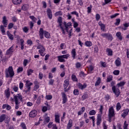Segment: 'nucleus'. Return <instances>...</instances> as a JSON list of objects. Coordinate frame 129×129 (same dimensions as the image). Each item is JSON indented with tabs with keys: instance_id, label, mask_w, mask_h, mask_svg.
<instances>
[{
	"instance_id": "f257e3e1",
	"label": "nucleus",
	"mask_w": 129,
	"mask_h": 129,
	"mask_svg": "<svg viewBox=\"0 0 129 129\" xmlns=\"http://www.w3.org/2000/svg\"><path fill=\"white\" fill-rule=\"evenodd\" d=\"M57 23H58V27L60 28L62 34L63 35H65L66 32L68 33L69 38V39H71V37H72V28L69 30V28L70 27H72V23L71 22H69L67 23L66 21L63 22V19L62 17L59 16L57 18Z\"/></svg>"
},
{
	"instance_id": "f03ea898",
	"label": "nucleus",
	"mask_w": 129,
	"mask_h": 129,
	"mask_svg": "<svg viewBox=\"0 0 129 129\" xmlns=\"http://www.w3.org/2000/svg\"><path fill=\"white\" fill-rule=\"evenodd\" d=\"M13 96H14V102L15 103V109H18V108H20V101H19V99L20 101H23V96H22V94L21 93L17 94V95L16 94H14Z\"/></svg>"
},
{
	"instance_id": "7ed1b4c3",
	"label": "nucleus",
	"mask_w": 129,
	"mask_h": 129,
	"mask_svg": "<svg viewBox=\"0 0 129 129\" xmlns=\"http://www.w3.org/2000/svg\"><path fill=\"white\" fill-rule=\"evenodd\" d=\"M5 74L6 78H13L15 76V72L14 71V69L13 67L10 66L8 69L5 70Z\"/></svg>"
},
{
	"instance_id": "20e7f679",
	"label": "nucleus",
	"mask_w": 129,
	"mask_h": 129,
	"mask_svg": "<svg viewBox=\"0 0 129 129\" xmlns=\"http://www.w3.org/2000/svg\"><path fill=\"white\" fill-rule=\"evenodd\" d=\"M8 20L7 19V16H4L3 17V21H2V24L4 25L0 26V30L3 35H6V30H5V28H7V26H8Z\"/></svg>"
},
{
	"instance_id": "39448f33",
	"label": "nucleus",
	"mask_w": 129,
	"mask_h": 129,
	"mask_svg": "<svg viewBox=\"0 0 129 129\" xmlns=\"http://www.w3.org/2000/svg\"><path fill=\"white\" fill-rule=\"evenodd\" d=\"M112 91L114 94H115L116 97H118L120 95V90L119 88H116V86L112 87Z\"/></svg>"
},
{
	"instance_id": "423d86ee",
	"label": "nucleus",
	"mask_w": 129,
	"mask_h": 129,
	"mask_svg": "<svg viewBox=\"0 0 129 129\" xmlns=\"http://www.w3.org/2000/svg\"><path fill=\"white\" fill-rule=\"evenodd\" d=\"M108 116H111L112 117H114V116H115V112L114 111V109L113 106H111L109 108Z\"/></svg>"
},
{
	"instance_id": "0eeeda50",
	"label": "nucleus",
	"mask_w": 129,
	"mask_h": 129,
	"mask_svg": "<svg viewBox=\"0 0 129 129\" xmlns=\"http://www.w3.org/2000/svg\"><path fill=\"white\" fill-rule=\"evenodd\" d=\"M61 97L62 99V104H65L66 102L68 101V98H67V95H66V93L65 92H62L61 93Z\"/></svg>"
},
{
	"instance_id": "6e6552de",
	"label": "nucleus",
	"mask_w": 129,
	"mask_h": 129,
	"mask_svg": "<svg viewBox=\"0 0 129 129\" xmlns=\"http://www.w3.org/2000/svg\"><path fill=\"white\" fill-rule=\"evenodd\" d=\"M46 14L47 17L49 20H52L53 18V13H52V10L50 8H47L46 10Z\"/></svg>"
},
{
	"instance_id": "1a4fd4ad",
	"label": "nucleus",
	"mask_w": 129,
	"mask_h": 129,
	"mask_svg": "<svg viewBox=\"0 0 129 129\" xmlns=\"http://www.w3.org/2000/svg\"><path fill=\"white\" fill-rule=\"evenodd\" d=\"M77 86L79 89H81V90H83V89H85V88L87 87V84L84 83L83 85H82V84L79 83L77 85Z\"/></svg>"
},
{
	"instance_id": "9d476101",
	"label": "nucleus",
	"mask_w": 129,
	"mask_h": 129,
	"mask_svg": "<svg viewBox=\"0 0 129 129\" xmlns=\"http://www.w3.org/2000/svg\"><path fill=\"white\" fill-rule=\"evenodd\" d=\"M123 113H122L121 116L123 117V118H125V117L128 114L129 109L126 108L123 110Z\"/></svg>"
},
{
	"instance_id": "9b49d317",
	"label": "nucleus",
	"mask_w": 129,
	"mask_h": 129,
	"mask_svg": "<svg viewBox=\"0 0 129 129\" xmlns=\"http://www.w3.org/2000/svg\"><path fill=\"white\" fill-rule=\"evenodd\" d=\"M14 53V45H12L6 51V55L9 56V55H12Z\"/></svg>"
},
{
	"instance_id": "f8f14e48",
	"label": "nucleus",
	"mask_w": 129,
	"mask_h": 129,
	"mask_svg": "<svg viewBox=\"0 0 129 129\" xmlns=\"http://www.w3.org/2000/svg\"><path fill=\"white\" fill-rule=\"evenodd\" d=\"M102 119H101V114H98L97 116V122L96 124L97 126H99V125H100L101 123Z\"/></svg>"
},
{
	"instance_id": "ddd939ff",
	"label": "nucleus",
	"mask_w": 129,
	"mask_h": 129,
	"mask_svg": "<svg viewBox=\"0 0 129 129\" xmlns=\"http://www.w3.org/2000/svg\"><path fill=\"white\" fill-rule=\"evenodd\" d=\"M37 114V110H32L29 112V117H36V116Z\"/></svg>"
},
{
	"instance_id": "4468645a",
	"label": "nucleus",
	"mask_w": 129,
	"mask_h": 129,
	"mask_svg": "<svg viewBox=\"0 0 129 129\" xmlns=\"http://www.w3.org/2000/svg\"><path fill=\"white\" fill-rule=\"evenodd\" d=\"M4 94L5 95L6 98H10V97L11 96V91H10V88H8L5 90Z\"/></svg>"
},
{
	"instance_id": "2eb2a0df",
	"label": "nucleus",
	"mask_w": 129,
	"mask_h": 129,
	"mask_svg": "<svg viewBox=\"0 0 129 129\" xmlns=\"http://www.w3.org/2000/svg\"><path fill=\"white\" fill-rule=\"evenodd\" d=\"M45 31H44V29L42 28H40L39 31V36L40 39L42 40V39H44V34Z\"/></svg>"
},
{
	"instance_id": "dca6fc26",
	"label": "nucleus",
	"mask_w": 129,
	"mask_h": 129,
	"mask_svg": "<svg viewBox=\"0 0 129 129\" xmlns=\"http://www.w3.org/2000/svg\"><path fill=\"white\" fill-rule=\"evenodd\" d=\"M52 125H53L52 129H58V127H57V125H56V124H53V122L52 121L49 122L47 125V127L48 128H51Z\"/></svg>"
},
{
	"instance_id": "f3484780",
	"label": "nucleus",
	"mask_w": 129,
	"mask_h": 129,
	"mask_svg": "<svg viewBox=\"0 0 129 129\" xmlns=\"http://www.w3.org/2000/svg\"><path fill=\"white\" fill-rule=\"evenodd\" d=\"M70 83V82L69 81V79H67L64 81V84H63V88L64 89H66L68 86H69V84Z\"/></svg>"
},
{
	"instance_id": "a211bd4d",
	"label": "nucleus",
	"mask_w": 129,
	"mask_h": 129,
	"mask_svg": "<svg viewBox=\"0 0 129 129\" xmlns=\"http://www.w3.org/2000/svg\"><path fill=\"white\" fill-rule=\"evenodd\" d=\"M99 26L100 27L101 30L103 32H105V25L102 23L101 21H99L98 23Z\"/></svg>"
},
{
	"instance_id": "6ab92c4d",
	"label": "nucleus",
	"mask_w": 129,
	"mask_h": 129,
	"mask_svg": "<svg viewBox=\"0 0 129 129\" xmlns=\"http://www.w3.org/2000/svg\"><path fill=\"white\" fill-rule=\"evenodd\" d=\"M45 51H46V48H45V47H43L42 49H39L38 50L39 54L42 57H44V56L46 55V53H45Z\"/></svg>"
},
{
	"instance_id": "aec40b11",
	"label": "nucleus",
	"mask_w": 129,
	"mask_h": 129,
	"mask_svg": "<svg viewBox=\"0 0 129 129\" xmlns=\"http://www.w3.org/2000/svg\"><path fill=\"white\" fill-rule=\"evenodd\" d=\"M73 125V120L72 119H70L69 120V122L67 124V129H71Z\"/></svg>"
},
{
	"instance_id": "412c9836",
	"label": "nucleus",
	"mask_w": 129,
	"mask_h": 129,
	"mask_svg": "<svg viewBox=\"0 0 129 129\" xmlns=\"http://www.w3.org/2000/svg\"><path fill=\"white\" fill-rule=\"evenodd\" d=\"M71 55L73 60H74L76 58V49L74 48L72 50Z\"/></svg>"
},
{
	"instance_id": "4be33fe9",
	"label": "nucleus",
	"mask_w": 129,
	"mask_h": 129,
	"mask_svg": "<svg viewBox=\"0 0 129 129\" xmlns=\"http://www.w3.org/2000/svg\"><path fill=\"white\" fill-rule=\"evenodd\" d=\"M7 35L10 40H11V41L14 40V35L10 32V31H7Z\"/></svg>"
},
{
	"instance_id": "5701e85b",
	"label": "nucleus",
	"mask_w": 129,
	"mask_h": 129,
	"mask_svg": "<svg viewBox=\"0 0 129 129\" xmlns=\"http://www.w3.org/2000/svg\"><path fill=\"white\" fill-rule=\"evenodd\" d=\"M116 37L119 40V41H121L122 40V36L121 35V32L118 31L116 33Z\"/></svg>"
},
{
	"instance_id": "b1692460",
	"label": "nucleus",
	"mask_w": 129,
	"mask_h": 129,
	"mask_svg": "<svg viewBox=\"0 0 129 129\" xmlns=\"http://www.w3.org/2000/svg\"><path fill=\"white\" fill-rule=\"evenodd\" d=\"M115 64L117 67L120 66L121 62L120 61V58L117 57L115 61Z\"/></svg>"
},
{
	"instance_id": "393cba45",
	"label": "nucleus",
	"mask_w": 129,
	"mask_h": 129,
	"mask_svg": "<svg viewBox=\"0 0 129 129\" xmlns=\"http://www.w3.org/2000/svg\"><path fill=\"white\" fill-rule=\"evenodd\" d=\"M58 61L60 63H65L66 60L62 57L61 55H59L57 56Z\"/></svg>"
},
{
	"instance_id": "a878e982",
	"label": "nucleus",
	"mask_w": 129,
	"mask_h": 129,
	"mask_svg": "<svg viewBox=\"0 0 129 129\" xmlns=\"http://www.w3.org/2000/svg\"><path fill=\"white\" fill-rule=\"evenodd\" d=\"M54 121L56 123H60V115L59 114L55 115Z\"/></svg>"
},
{
	"instance_id": "bb28decb",
	"label": "nucleus",
	"mask_w": 129,
	"mask_h": 129,
	"mask_svg": "<svg viewBox=\"0 0 129 129\" xmlns=\"http://www.w3.org/2000/svg\"><path fill=\"white\" fill-rule=\"evenodd\" d=\"M125 82L124 81H121L119 83L117 84L116 87L119 88V87H123L124 85H125Z\"/></svg>"
},
{
	"instance_id": "cd10ccee",
	"label": "nucleus",
	"mask_w": 129,
	"mask_h": 129,
	"mask_svg": "<svg viewBox=\"0 0 129 129\" xmlns=\"http://www.w3.org/2000/svg\"><path fill=\"white\" fill-rule=\"evenodd\" d=\"M21 10L22 11H28L29 10V5L28 4H24L22 6Z\"/></svg>"
},
{
	"instance_id": "c85d7f7f",
	"label": "nucleus",
	"mask_w": 129,
	"mask_h": 129,
	"mask_svg": "<svg viewBox=\"0 0 129 129\" xmlns=\"http://www.w3.org/2000/svg\"><path fill=\"white\" fill-rule=\"evenodd\" d=\"M44 35L46 39H50L51 38V35L48 31L46 30L44 31Z\"/></svg>"
},
{
	"instance_id": "c756f323",
	"label": "nucleus",
	"mask_w": 129,
	"mask_h": 129,
	"mask_svg": "<svg viewBox=\"0 0 129 129\" xmlns=\"http://www.w3.org/2000/svg\"><path fill=\"white\" fill-rule=\"evenodd\" d=\"M123 26L124 27H121L122 30H123V31H126V30H127V28L129 27V22L123 24Z\"/></svg>"
},
{
	"instance_id": "7c9ffc66",
	"label": "nucleus",
	"mask_w": 129,
	"mask_h": 129,
	"mask_svg": "<svg viewBox=\"0 0 129 129\" xmlns=\"http://www.w3.org/2000/svg\"><path fill=\"white\" fill-rule=\"evenodd\" d=\"M6 115L5 114H3L0 116V122H3L6 120Z\"/></svg>"
},
{
	"instance_id": "2f4dec72",
	"label": "nucleus",
	"mask_w": 129,
	"mask_h": 129,
	"mask_svg": "<svg viewBox=\"0 0 129 129\" xmlns=\"http://www.w3.org/2000/svg\"><path fill=\"white\" fill-rule=\"evenodd\" d=\"M24 42H25L24 41V39H23V38H21L20 39V46L21 50H24V47H25V44H24Z\"/></svg>"
},
{
	"instance_id": "473e14b6",
	"label": "nucleus",
	"mask_w": 129,
	"mask_h": 129,
	"mask_svg": "<svg viewBox=\"0 0 129 129\" xmlns=\"http://www.w3.org/2000/svg\"><path fill=\"white\" fill-rule=\"evenodd\" d=\"M101 83V79L100 77L97 78L96 83H95V86H98Z\"/></svg>"
},
{
	"instance_id": "72a5a7b5",
	"label": "nucleus",
	"mask_w": 129,
	"mask_h": 129,
	"mask_svg": "<svg viewBox=\"0 0 129 129\" xmlns=\"http://www.w3.org/2000/svg\"><path fill=\"white\" fill-rule=\"evenodd\" d=\"M121 108V105L120 104V103L118 102L117 103L116 105V110L117 111H119Z\"/></svg>"
},
{
	"instance_id": "f704fd0d",
	"label": "nucleus",
	"mask_w": 129,
	"mask_h": 129,
	"mask_svg": "<svg viewBox=\"0 0 129 129\" xmlns=\"http://www.w3.org/2000/svg\"><path fill=\"white\" fill-rule=\"evenodd\" d=\"M85 45L86 47H91V46H92V42L90 41H86L85 42Z\"/></svg>"
},
{
	"instance_id": "c9c22d12",
	"label": "nucleus",
	"mask_w": 129,
	"mask_h": 129,
	"mask_svg": "<svg viewBox=\"0 0 129 129\" xmlns=\"http://www.w3.org/2000/svg\"><path fill=\"white\" fill-rule=\"evenodd\" d=\"M12 2L14 5H21L22 0H12Z\"/></svg>"
},
{
	"instance_id": "e433bc0d",
	"label": "nucleus",
	"mask_w": 129,
	"mask_h": 129,
	"mask_svg": "<svg viewBox=\"0 0 129 129\" xmlns=\"http://www.w3.org/2000/svg\"><path fill=\"white\" fill-rule=\"evenodd\" d=\"M51 118L49 116L45 117L44 119V123H49L50 122Z\"/></svg>"
},
{
	"instance_id": "4c0bfd02",
	"label": "nucleus",
	"mask_w": 129,
	"mask_h": 129,
	"mask_svg": "<svg viewBox=\"0 0 129 129\" xmlns=\"http://www.w3.org/2000/svg\"><path fill=\"white\" fill-rule=\"evenodd\" d=\"M106 52L108 53V56H112V50L110 48H107Z\"/></svg>"
},
{
	"instance_id": "58836bf2",
	"label": "nucleus",
	"mask_w": 129,
	"mask_h": 129,
	"mask_svg": "<svg viewBox=\"0 0 129 129\" xmlns=\"http://www.w3.org/2000/svg\"><path fill=\"white\" fill-rule=\"evenodd\" d=\"M82 99L83 100H85V99H87L88 98V94H87V92H85L84 93L82 97Z\"/></svg>"
},
{
	"instance_id": "ea45409f",
	"label": "nucleus",
	"mask_w": 129,
	"mask_h": 129,
	"mask_svg": "<svg viewBox=\"0 0 129 129\" xmlns=\"http://www.w3.org/2000/svg\"><path fill=\"white\" fill-rule=\"evenodd\" d=\"M107 39L108 40V41H112V40H113V37H112V35H111V34L108 33Z\"/></svg>"
},
{
	"instance_id": "a19ab883",
	"label": "nucleus",
	"mask_w": 129,
	"mask_h": 129,
	"mask_svg": "<svg viewBox=\"0 0 129 129\" xmlns=\"http://www.w3.org/2000/svg\"><path fill=\"white\" fill-rule=\"evenodd\" d=\"M72 80L75 82H77V81H78V79H77V77H76L75 75H72Z\"/></svg>"
},
{
	"instance_id": "79ce46f5",
	"label": "nucleus",
	"mask_w": 129,
	"mask_h": 129,
	"mask_svg": "<svg viewBox=\"0 0 129 129\" xmlns=\"http://www.w3.org/2000/svg\"><path fill=\"white\" fill-rule=\"evenodd\" d=\"M20 126L22 127V129H27V126L26 125V123L24 122H22L20 124Z\"/></svg>"
},
{
	"instance_id": "37998d69",
	"label": "nucleus",
	"mask_w": 129,
	"mask_h": 129,
	"mask_svg": "<svg viewBox=\"0 0 129 129\" xmlns=\"http://www.w3.org/2000/svg\"><path fill=\"white\" fill-rule=\"evenodd\" d=\"M89 115H95L96 114V111L95 110H90L89 112Z\"/></svg>"
},
{
	"instance_id": "c03bdc74",
	"label": "nucleus",
	"mask_w": 129,
	"mask_h": 129,
	"mask_svg": "<svg viewBox=\"0 0 129 129\" xmlns=\"http://www.w3.org/2000/svg\"><path fill=\"white\" fill-rule=\"evenodd\" d=\"M92 11V5H90L89 7H87V13L90 14Z\"/></svg>"
},
{
	"instance_id": "a18cd8bd",
	"label": "nucleus",
	"mask_w": 129,
	"mask_h": 129,
	"mask_svg": "<svg viewBox=\"0 0 129 129\" xmlns=\"http://www.w3.org/2000/svg\"><path fill=\"white\" fill-rule=\"evenodd\" d=\"M34 72V70H33L32 69H29L27 70V75L28 76H30V75H31L32 74V73H33Z\"/></svg>"
},
{
	"instance_id": "49530a36",
	"label": "nucleus",
	"mask_w": 129,
	"mask_h": 129,
	"mask_svg": "<svg viewBox=\"0 0 129 129\" xmlns=\"http://www.w3.org/2000/svg\"><path fill=\"white\" fill-rule=\"evenodd\" d=\"M120 24V19L117 18L116 19V22L114 23L115 26H119Z\"/></svg>"
},
{
	"instance_id": "de8ad7c7",
	"label": "nucleus",
	"mask_w": 129,
	"mask_h": 129,
	"mask_svg": "<svg viewBox=\"0 0 129 129\" xmlns=\"http://www.w3.org/2000/svg\"><path fill=\"white\" fill-rule=\"evenodd\" d=\"M71 15H75L77 18H79V13L77 11H73L71 12Z\"/></svg>"
},
{
	"instance_id": "09e8293b",
	"label": "nucleus",
	"mask_w": 129,
	"mask_h": 129,
	"mask_svg": "<svg viewBox=\"0 0 129 129\" xmlns=\"http://www.w3.org/2000/svg\"><path fill=\"white\" fill-rule=\"evenodd\" d=\"M73 94L74 95H79V90L77 89L74 90Z\"/></svg>"
},
{
	"instance_id": "8fccbe9b",
	"label": "nucleus",
	"mask_w": 129,
	"mask_h": 129,
	"mask_svg": "<svg viewBox=\"0 0 129 129\" xmlns=\"http://www.w3.org/2000/svg\"><path fill=\"white\" fill-rule=\"evenodd\" d=\"M23 70H24V68L22 67H19L17 69V73H21V72H23Z\"/></svg>"
},
{
	"instance_id": "3c124183",
	"label": "nucleus",
	"mask_w": 129,
	"mask_h": 129,
	"mask_svg": "<svg viewBox=\"0 0 129 129\" xmlns=\"http://www.w3.org/2000/svg\"><path fill=\"white\" fill-rule=\"evenodd\" d=\"M113 78V77H112V76H109L107 78L106 82H110L111 81H112Z\"/></svg>"
},
{
	"instance_id": "603ef678",
	"label": "nucleus",
	"mask_w": 129,
	"mask_h": 129,
	"mask_svg": "<svg viewBox=\"0 0 129 129\" xmlns=\"http://www.w3.org/2000/svg\"><path fill=\"white\" fill-rule=\"evenodd\" d=\"M128 123H126V121H125L123 124V129H128Z\"/></svg>"
},
{
	"instance_id": "864d4df0",
	"label": "nucleus",
	"mask_w": 129,
	"mask_h": 129,
	"mask_svg": "<svg viewBox=\"0 0 129 129\" xmlns=\"http://www.w3.org/2000/svg\"><path fill=\"white\" fill-rule=\"evenodd\" d=\"M119 73H120L119 70H114L113 72V74L116 76L119 75Z\"/></svg>"
},
{
	"instance_id": "5fc2aeb1",
	"label": "nucleus",
	"mask_w": 129,
	"mask_h": 129,
	"mask_svg": "<svg viewBox=\"0 0 129 129\" xmlns=\"http://www.w3.org/2000/svg\"><path fill=\"white\" fill-rule=\"evenodd\" d=\"M54 15L55 17H57L58 16H62V11H59L58 12H56L55 14Z\"/></svg>"
},
{
	"instance_id": "6e6d98bb",
	"label": "nucleus",
	"mask_w": 129,
	"mask_h": 129,
	"mask_svg": "<svg viewBox=\"0 0 129 129\" xmlns=\"http://www.w3.org/2000/svg\"><path fill=\"white\" fill-rule=\"evenodd\" d=\"M13 27H14V23H9L8 26V30H11V29H13Z\"/></svg>"
},
{
	"instance_id": "4d7b16f0",
	"label": "nucleus",
	"mask_w": 129,
	"mask_h": 129,
	"mask_svg": "<svg viewBox=\"0 0 129 129\" xmlns=\"http://www.w3.org/2000/svg\"><path fill=\"white\" fill-rule=\"evenodd\" d=\"M13 90L15 92H18V90H19V87H18L17 86L14 85L13 88Z\"/></svg>"
},
{
	"instance_id": "13d9d810",
	"label": "nucleus",
	"mask_w": 129,
	"mask_h": 129,
	"mask_svg": "<svg viewBox=\"0 0 129 129\" xmlns=\"http://www.w3.org/2000/svg\"><path fill=\"white\" fill-rule=\"evenodd\" d=\"M70 56V54H63L61 55V57H62V58L63 59H68V58H69V56Z\"/></svg>"
},
{
	"instance_id": "bf43d9fd",
	"label": "nucleus",
	"mask_w": 129,
	"mask_h": 129,
	"mask_svg": "<svg viewBox=\"0 0 129 129\" xmlns=\"http://www.w3.org/2000/svg\"><path fill=\"white\" fill-rule=\"evenodd\" d=\"M80 67H81V63H80L79 62H77L76 63V68H77V69H79V68H80Z\"/></svg>"
},
{
	"instance_id": "052dcab7",
	"label": "nucleus",
	"mask_w": 129,
	"mask_h": 129,
	"mask_svg": "<svg viewBox=\"0 0 129 129\" xmlns=\"http://www.w3.org/2000/svg\"><path fill=\"white\" fill-rule=\"evenodd\" d=\"M23 32H24V33H27V32H29V28H28V27H27V26H25L22 29Z\"/></svg>"
},
{
	"instance_id": "680f3d73",
	"label": "nucleus",
	"mask_w": 129,
	"mask_h": 129,
	"mask_svg": "<svg viewBox=\"0 0 129 129\" xmlns=\"http://www.w3.org/2000/svg\"><path fill=\"white\" fill-rule=\"evenodd\" d=\"M52 98H53V96H52L51 95H47L46 96V99L47 100H51V99H52Z\"/></svg>"
},
{
	"instance_id": "e2e57ef3",
	"label": "nucleus",
	"mask_w": 129,
	"mask_h": 129,
	"mask_svg": "<svg viewBox=\"0 0 129 129\" xmlns=\"http://www.w3.org/2000/svg\"><path fill=\"white\" fill-rule=\"evenodd\" d=\"M117 16H119V13H116V14H114V15H111L110 16V18L111 19H114V18H115V17H117Z\"/></svg>"
},
{
	"instance_id": "0e129e2a",
	"label": "nucleus",
	"mask_w": 129,
	"mask_h": 129,
	"mask_svg": "<svg viewBox=\"0 0 129 129\" xmlns=\"http://www.w3.org/2000/svg\"><path fill=\"white\" fill-rule=\"evenodd\" d=\"M12 21L14 22V23L17 22L18 21V18H17V16H13L12 18Z\"/></svg>"
},
{
	"instance_id": "69168bd1",
	"label": "nucleus",
	"mask_w": 129,
	"mask_h": 129,
	"mask_svg": "<svg viewBox=\"0 0 129 129\" xmlns=\"http://www.w3.org/2000/svg\"><path fill=\"white\" fill-rule=\"evenodd\" d=\"M54 80L53 79H50L49 81L48 84L49 85H53L54 84Z\"/></svg>"
},
{
	"instance_id": "338daca9",
	"label": "nucleus",
	"mask_w": 129,
	"mask_h": 129,
	"mask_svg": "<svg viewBox=\"0 0 129 129\" xmlns=\"http://www.w3.org/2000/svg\"><path fill=\"white\" fill-rule=\"evenodd\" d=\"M28 63H29V61H28V59H24L23 61V65L25 67L27 66Z\"/></svg>"
},
{
	"instance_id": "774afa93",
	"label": "nucleus",
	"mask_w": 129,
	"mask_h": 129,
	"mask_svg": "<svg viewBox=\"0 0 129 129\" xmlns=\"http://www.w3.org/2000/svg\"><path fill=\"white\" fill-rule=\"evenodd\" d=\"M96 21H99L100 20V15L99 14H96Z\"/></svg>"
}]
</instances>
